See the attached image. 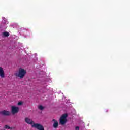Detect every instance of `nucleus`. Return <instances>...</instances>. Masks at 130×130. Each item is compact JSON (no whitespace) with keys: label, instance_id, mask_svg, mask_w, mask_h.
Returning a JSON list of instances; mask_svg holds the SVG:
<instances>
[{"label":"nucleus","instance_id":"3","mask_svg":"<svg viewBox=\"0 0 130 130\" xmlns=\"http://www.w3.org/2000/svg\"><path fill=\"white\" fill-rule=\"evenodd\" d=\"M32 127H35V128H37V129L38 130H44L43 125L39 123H34V124L32 125Z\"/></svg>","mask_w":130,"mask_h":130},{"label":"nucleus","instance_id":"5","mask_svg":"<svg viewBox=\"0 0 130 130\" xmlns=\"http://www.w3.org/2000/svg\"><path fill=\"white\" fill-rule=\"evenodd\" d=\"M0 114L2 115H5V116H9V115H11V112L7 110H3L2 111H0Z\"/></svg>","mask_w":130,"mask_h":130},{"label":"nucleus","instance_id":"9","mask_svg":"<svg viewBox=\"0 0 130 130\" xmlns=\"http://www.w3.org/2000/svg\"><path fill=\"white\" fill-rule=\"evenodd\" d=\"M3 35L5 37H8V36H10V33L7 31H5L3 33Z\"/></svg>","mask_w":130,"mask_h":130},{"label":"nucleus","instance_id":"7","mask_svg":"<svg viewBox=\"0 0 130 130\" xmlns=\"http://www.w3.org/2000/svg\"><path fill=\"white\" fill-rule=\"evenodd\" d=\"M52 121L54 122L53 124V127L54 128H57V127H58V121L54 119H53Z\"/></svg>","mask_w":130,"mask_h":130},{"label":"nucleus","instance_id":"1","mask_svg":"<svg viewBox=\"0 0 130 130\" xmlns=\"http://www.w3.org/2000/svg\"><path fill=\"white\" fill-rule=\"evenodd\" d=\"M26 74H27V71L25 69L20 68L18 73L16 74V76L20 78V79H23Z\"/></svg>","mask_w":130,"mask_h":130},{"label":"nucleus","instance_id":"13","mask_svg":"<svg viewBox=\"0 0 130 130\" xmlns=\"http://www.w3.org/2000/svg\"><path fill=\"white\" fill-rule=\"evenodd\" d=\"M75 129H76V130H80V127H79V126H76V127H75Z\"/></svg>","mask_w":130,"mask_h":130},{"label":"nucleus","instance_id":"12","mask_svg":"<svg viewBox=\"0 0 130 130\" xmlns=\"http://www.w3.org/2000/svg\"><path fill=\"white\" fill-rule=\"evenodd\" d=\"M23 105V102H19L18 103V105Z\"/></svg>","mask_w":130,"mask_h":130},{"label":"nucleus","instance_id":"8","mask_svg":"<svg viewBox=\"0 0 130 130\" xmlns=\"http://www.w3.org/2000/svg\"><path fill=\"white\" fill-rule=\"evenodd\" d=\"M0 77L2 78H5V72L4 69L0 67Z\"/></svg>","mask_w":130,"mask_h":130},{"label":"nucleus","instance_id":"2","mask_svg":"<svg viewBox=\"0 0 130 130\" xmlns=\"http://www.w3.org/2000/svg\"><path fill=\"white\" fill-rule=\"evenodd\" d=\"M67 117L68 114H64L60 117L59 119V123H60L61 125H64V124L68 122Z\"/></svg>","mask_w":130,"mask_h":130},{"label":"nucleus","instance_id":"14","mask_svg":"<svg viewBox=\"0 0 130 130\" xmlns=\"http://www.w3.org/2000/svg\"><path fill=\"white\" fill-rule=\"evenodd\" d=\"M108 111H106V112H107Z\"/></svg>","mask_w":130,"mask_h":130},{"label":"nucleus","instance_id":"11","mask_svg":"<svg viewBox=\"0 0 130 130\" xmlns=\"http://www.w3.org/2000/svg\"><path fill=\"white\" fill-rule=\"evenodd\" d=\"M39 109H40V110H43V109H44V107H43V106H42V105H40L38 107Z\"/></svg>","mask_w":130,"mask_h":130},{"label":"nucleus","instance_id":"4","mask_svg":"<svg viewBox=\"0 0 130 130\" xmlns=\"http://www.w3.org/2000/svg\"><path fill=\"white\" fill-rule=\"evenodd\" d=\"M12 112L13 114H16V113H18L19 112V107L12 106Z\"/></svg>","mask_w":130,"mask_h":130},{"label":"nucleus","instance_id":"10","mask_svg":"<svg viewBox=\"0 0 130 130\" xmlns=\"http://www.w3.org/2000/svg\"><path fill=\"white\" fill-rule=\"evenodd\" d=\"M4 128H5L6 129H13V128H12V127H10L8 125H5Z\"/></svg>","mask_w":130,"mask_h":130},{"label":"nucleus","instance_id":"6","mask_svg":"<svg viewBox=\"0 0 130 130\" xmlns=\"http://www.w3.org/2000/svg\"><path fill=\"white\" fill-rule=\"evenodd\" d=\"M25 121L26 123H27V124H33V123H34V121L28 117H26L25 118Z\"/></svg>","mask_w":130,"mask_h":130}]
</instances>
